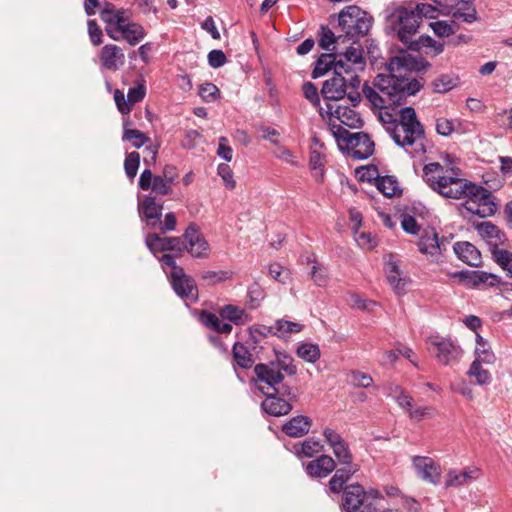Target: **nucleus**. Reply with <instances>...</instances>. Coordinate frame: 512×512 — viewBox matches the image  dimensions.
<instances>
[{
  "label": "nucleus",
  "mask_w": 512,
  "mask_h": 512,
  "mask_svg": "<svg viewBox=\"0 0 512 512\" xmlns=\"http://www.w3.org/2000/svg\"><path fill=\"white\" fill-rule=\"evenodd\" d=\"M332 451L339 464H349L350 461H353L352 453L346 441L332 448Z\"/></svg>",
  "instance_id": "nucleus-46"
},
{
  "label": "nucleus",
  "mask_w": 512,
  "mask_h": 512,
  "mask_svg": "<svg viewBox=\"0 0 512 512\" xmlns=\"http://www.w3.org/2000/svg\"><path fill=\"white\" fill-rule=\"evenodd\" d=\"M323 445L320 440L310 437L302 443H297L293 446V451L298 458H311L320 451H322Z\"/></svg>",
  "instance_id": "nucleus-28"
},
{
  "label": "nucleus",
  "mask_w": 512,
  "mask_h": 512,
  "mask_svg": "<svg viewBox=\"0 0 512 512\" xmlns=\"http://www.w3.org/2000/svg\"><path fill=\"white\" fill-rule=\"evenodd\" d=\"M372 23L373 17L356 5L345 7L338 15V25L349 39L367 35Z\"/></svg>",
  "instance_id": "nucleus-8"
},
{
  "label": "nucleus",
  "mask_w": 512,
  "mask_h": 512,
  "mask_svg": "<svg viewBox=\"0 0 512 512\" xmlns=\"http://www.w3.org/2000/svg\"><path fill=\"white\" fill-rule=\"evenodd\" d=\"M476 359L479 363L492 364L495 360V355L491 351L485 339L478 333H476V347H475Z\"/></svg>",
  "instance_id": "nucleus-35"
},
{
  "label": "nucleus",
  "mask_w": 512,
  "mask_h": 512,
  "mask_svg": "<svg viewBox=\"0 0 512 512\" xmlns=\"http://www.w3.org/2000/svg\"><path fill=\"white\" fill-rule=\"evenodd\" d=\"M377 189L386 197L392 198L401 193L398 181L393 176H383L377 179Z\"/></svg>",
  "instance_id": "nucleus-36"
},
{
  "label": "nucleus",
  "mask_w": 512,
  "mask_h": 512,
  "mask_svg": "<svg viewBox=\"0 0 512 512\" xmlns=\"http://www.w3.org/2000/svg\"><path fill=\"white\" fill-rule=\"evenodd\" d=\"M431 345L436 349L437 360L445 365L452 366L457 364L463 356V350L450 339H434Z\"/></svg>",
  "instance_id": "nucleus-12"
},
{
  "label": "nucleus",
  "mask_w": 512,
  "mask_h": 512,
  "mask_svg": "<svg viewBox=\"0 0 512 512\" xmlns=\"http://www.w3.org/2000/svg\"><path fill=\"white\" fill-rule=\"evenodd\" d=\"M414 467L423 480L433 484H438L440 481V466L436 464L431 458L416 456L413 458Z\"/></svg>",
  "instance_id": "nucleus-17"
},
{
  "label": "nucleus",
  "mask_w": 512,
  "mask_h": 512,
  "mask_svg": "<svg viewBox=\"0 0 512 512\" xmlns=\"http://www.w3.org/2000/svg\"><path fill=\"white\" fill-rule=\"evenodd\" d=\"M458 168H447L438 162L423 167V180L435 192L445 198L466 199L464 207L482 218L496 212V204L490 191L460 177Z\"/></svg>",
  "instance_id": "nucleus-2"
},
{
  "label": "nucleus",
  "mask_w": 512,
  "mask_h": 512,
  "mask_svg": "<svg viewBox=\"0 0 512 512\" xmlns=\"http://www.w3.org/2000/svg\"><path fill=\"white\" fill-rule=\"evenodd\" d=\"M201 278L206 281L207 284L214 285L228 279L229 273L227 271H204L201 274Z\"/></svg>",
  "instance_id": "nucleus-51"
},
{
  "label": "nucleus",
  "mask_w": 512,
  "mask_h": 512,
  "mask_svg": "<svg viewBox=\"0 0 512 512\" xmlns=\"http://www.w3.org/2000/svg\"><path fill=\"white\" fill-rule=\"evenodd\" d=\"M329 480V488L333 493H340L345 487L344 484L359 471L360 466L353 461L349 464H341Z\"/></svg>",
  "instance_id": "nucleus-22"
},
{
  "label": "nucleus",
  "mask_w": 512,
  "mask_h": 512,
  "mask_svg": "<svg viewBox=\"0 0 512 512\" xmlns=\"http://www.w3.org/2000/svg\"><path fill=\"white\" fill-rule=\"evenodd\" d=\"M336 468L334 459L329 455H321L306 465V473L310 477L324 478Z\"/></svg>",
  "instance_id": "nucleus-24"
},
{
  "label": "nucleus",
  "mask_w": 512,
  "mask_h": 512,
  "mask_svg": "<svg viewBox=\"0 0 512 512\" xmlns=\"http://www.w3.org/2000/svg\"><path fill=\"white\" fill-rule=\"evenodd\" d=\"M140 164V154L138 152H130L124 161V169L127 177L133 179L138 171Z\"/></svg>",
  "instance_id": "nucleus-44"
},
{
  "label": "nucleus",
  "mask_w": 512,
  "mask_h": 512,
  "mask_svg": "<svg viewBox=\"0 0 512 512\" xmlns=\"http://www.w3.org/2000/svg\"><path fill=\"white\" fill-rule=\"evenodd\" d=\"M145 243L153 254L172 251L176 255H181L184 251V245L179 237H160L156 233H151L146 236Z\"/></svg>",
  "instance_id": "nucleus-14"
},
{
  "label": "nucleus",
  "mask_w": 512,
  "mask_h": 512,
  "mask_svg": "<svg viewBox=\"0 0 512 512\" xmlns=\"http://www.w3.org/2000/svg\"><path fill=\"white\" fill-rule=\"evenodd\" d=\"M453 278H460L461 280H468L473 285H478L480 283H485L489 277H493V275H488L487 273L480 271H457L450 274Z\"/></svg>",
  "instance_id": "nucleus-40"
},
{
  "label": "nucleus",
  "mask_w": 512,
  "mask_h": 512,
  "mask_svg": "<svg viewBox=\"0 0 512 512\" xmlns=\"http://www.w3.org/2000/svg\"><path fill=\"white\" fill-rule=\"evenodd\" d=\"M480 474V469L475 466H469L463 471L449 470L445 479V487H460L469 484L478 479Z\"/></svg>",
  "instance_id": "nucleus-19"
},
{
  "label": "nucleus",
  "mask_w": 512,
  "mask_h": 512,
  "mask_svg": "<svg viewBox=\"0 0 512 512\" xmlns=\"http://www.w3.org/2000/svg\"><path fill=\"white\" fill-rule=\"evenodd\" d=\"M432 86L437 93H446L455 86V81L449 75H440L433 82Z\"/></svg>",
  "instance_id": "nucleus-47"
},
{
  "label": "nucleus",
  "mask_w": 512,
  "mask_h": 512,
  "mask_svg": "<svg viewBox=\"0 0 512 512\" xmlns=\"http://www.w3.org/2000/svg\"><path fill=\"white\" fill-rule=\"evenodd\" d=\"M175 256H177L176 253L175 254L166 253V254H163L161 256V258L159 259L163 266L170 267V269H171L170 277L172 275H177V274L181 273L182 271H184L182 267H180L176 264Z\"/></svg>",
  "instance_id": "nucleus-57"
},
{
  "label": "nucleus",
  "mask_w": 512,
  "mask_h": 512,
  "mask_svg": "<svg viewBox=\"0 0 512 512\" xmlns=\"http://www.w3.org/2000/svg\"><path fill=\"white\" fill-rule=\"evenodd\" d=\"M424 66L423 61L403 53L390 58L387 64L388 74H378L372 87L363 85V94L371 106L384 110L380 112V120L388 124V127H393L397 119L386 110L401 104L422 89L423 82L412 77L411 72Z\"/></svg>",
  "instance_id": "nucleus-1"
},
{
  "label": "nucleus",
  "mask_w": 512,
  "mask_h": 512,
  "mask_svg": "<svg viewBox=\"0 0 512 512\" xmlns=\"http://www.w3.org/2000/svg\"><path fill=\"white\" fill-rule=\"evenodd\" d=\"M199 95L205 102H212L219 95V89L215 84L207 82L200 86Z\"/></svg>",
  "instance_id": "nucleus-49"
},
{
  "label": "nucleus",
  "mask_w": 512,
  "mask_h": 512,
  "mask_svg": "<svg viewBox=\"0 0 512 512\" xmlns=\"http://www.w3.org/2000/svg\"><path fill=\"white\" fill-rule=\"evenodd\" d=\"M303 94L307 100H309L314 106L320 104L318 89L312 82H306L302 87Z\"/></svg>",
  "instance_id": "nucleus-56"
},
{
  "label": "nucleus",
  "mask_w": 512,
  "mask_h": 512,
  "mask_svg": "<svg viewBox=\"0 0 512 512\" xmlns=\"http://www.w3.org/2000/svg\"><path fill=\"white\" fill-rule=\"evenodd\" d=\"M323 435L325 437L327 444L331 448H334L345 441L338 432L328 427L324 429Z\"/></svg>",
  "instance_id": "nucleus-64"
},
{
  "label": "nucleus",
  "mask_w": 512,
  "mask_h": 512,
  "mask_svg": "<svg viewBox=\"0 0 512 512\" xmlns=\"http://www.w3.org/2000/svg\"><path fill=\"white\" fill-rule=\"evenodd\" d=\"M447 241L440 240L438 234L433 228L422 230L418 241V249L421 253L436 255L446 250Z\"/></svg>",
  "instance_id": "nucleus-16"
},
{
  "label": "nucleus",
  "mask_w": 512,
  "mask_h": 512,
  "mask_svg": "<svg viewBox=\"0 0 512 512\" xmlns=\"http://www.w3.org/2000/svg\"><path fill=\"white\" fill-rule=\"evenodd\" d=\"M357 174L361 181H375V184L377 183V179L381 178L378 174V169L375 166L361 168L357 170Z\"/></svg>",
  "instance_id": "nucleus-62"
},
{
  "label": "nucleus",
  "mask_w": 512,
  "mask_h": 512,
  "mask_svg": "<svg viewBox=\"0 0 512 512\" xmlns=\"http://www.w3.org/2000/svg\"><path fill=\"white\" fill-rule=\"evenodd\" d=\"M218 175L222 178L224 185L228 189H234L236 182L233 179V172L228 164L221 163L217 168Z\"/></svg>",
  "instance_id": "nucleus-48"
},
{
  "label": "nucleus",
  "mask_w": 512,
  "mask_h": 512,
  "mask_svg": "<svg viewBox=\"0 0 512 512\" xmlns=\"http://www.w3.org/2000/svg\"><path fill=\"white\" fill-rule=\"evenodd\" d=\"M413 12H416L420 17V23L423 18H434L436 14V8L431 4L420 3L415 6V8H411Z\"/></svg>",
  "instance_id": "nucleus-61"
},
{
  "label": "nucleus",
  "mask_w": 512,
  "mask_h": 512,
  "mask_svg": "<svg viewBox=\"0 0 512 512\" xmlns=\"http://www.w3.org/2000/svg\"><path fill=\"white\" fill-rule=\"evenodd\" d=\"M477 230L481 237L487 239L493 246L497 248L498 242H502L504 234L498 229L496 225L491 222H482L477 225Z\"/></svg>",
  "instance_id": "nucleus-33"
},
{
  "label": "nucleus",
  "mask_w": 512,
  "mask_h": 512,
  "mask_svg": "<svg viewBox=\"0 0 512 512\" xmlns=\"http://www.w3.org/2000/svg\"><path fill=\"white\" fill-rule=\"evenodd\" d=\"M405 45L407 49L412 51H419L422 47L433 48L435 54H440L443 51V44L436 42L430 36L426 35H421L416 40L410 38Z\"/></svg>",
  "instance_id": "nucleus-34"
},
{
  "label": "nucleus",
  "mask_w": 512,
  "mask_h": 512,
  "mask_svg": "<svg viewBox=\"0 0 512 512\" xmlns=\"http://www.w3.org/2000/svg\"><path fill=\"white\" fill-rule=\"evenodd\" d=\"M145 94V87L139 84L136 87H132L128 90L127 99L132 106L133 104L142 101L145 97Z\"/></svg>",
  "instance_id": "nucleus-63"
},
{
  "label": "nucleus",
  "mask_w": 512,
  "mask_h": 512,
  "mask_svg": "<svg viewBox=\"0 0 512 512\" xmlns=\"http://www.w3.org/2000/svg\"><path fill=\"white\" fill-rule=\"evenodd\" d=\"M468 374L472 377H475L477 383L480 385L488 383L491 378L490 373L481 367V363H479V361L472 362Z\"/></svg>",
  "instance_id": "nucleus-45"
},
{
  "label": "nucleus",
  "mask_w": 512,
  "mask_h": 512,
  "mask_svg": "<svg viewBox=\"0 0 512 512\" xmlns=\"http://www.w3.org/2000/svg\"><path fill=\"white\" fill-rule=\"evenodd\" d=\"M329 113L339 120V122L348 128H360L363 121L358 112L348 106L338 105L335 109L328 105Z\"/></svg>",
  "instance_id": "nucleus-25"
},
{
  "label": "nucleus",
  "mask_w": 512,
  "mask_h": 512,
  "mask_svg": "<svg viewBox=\"0 0 512 512\" xmlns=\"http://www.w3.org/2000/svg\"><path fill=\"white\" fill-rule=\"evenodd\" d=\"M114 101H115L117 109L119 110L120 113H122V114L130 113L132 106L129 103L128 99H125V95L121 90H119V89L115 90Z\"/></svg>",
  "instance_id": "nucleus-59"
},
{
  "label": "nucleus",
  "mask_w": 512,
  "mask_h": 512,
  "mask_svg": "<svg viewBox=\"0 0 512 512\" xmlns=\"http://www.w3.org/2000/svg\"><path fill=\"white\" fill-rule=\"evenodd\" d=\"M351 383L357 387L368 388L372 385L373 379L369 374L353 371L351 373Z\"/></svg>",
  "instance_id": "nucleus-54"
},
{
  "label": "nucleus",
  "mask_w": 512,
  "mask_h": 512,
  "mask_svg": "<svg viewBox=\"0 0 512 512\" xmlns=\"http://www.w3.org/2000/svg\"><path fill=\"white\" fill-rule=\"evenodd\" d=\"M163 206L157 203L153 196H145L138 204L140 218L150 228H157L161 224Z\"/></svg>",
  "instance_id": "nucleus-15"
},
{
  "label": "nucleus",
  "mask_w": 512,
  "mask_h": 512,
  "mask_svg": "<svg viewBox=\"0 0 512 512\" xmlns=\"http://www.w3.org/2000/svg\"><path fill=\"white\" fill-rule=\"evenodd\" d=\"M303 328V325L297 322L288 320H277L274 326L264 327L269 333L274 334L280 338L287 337L292 333H299Z\"/></svg>",
  "instance_id": "nucleus-30"
},
{
  "label": "nucleus",
  "mask_w": 512,
  "mask_h": 512,
  "mask_svg": "<svg viewBox=\"0 0 512 512\" xmlns=\"http://www.w3.org/2000/svg\"><path fill=\"white\" fill-rule=\"evenodd\" d=\"M389 27L397 32L399 40L406 44L417 33L420 25V17L411 8L396 7L387 16Z\"/></svg>",
  "instance_id": "nucleus-10"
},
{
  "label": "nucleus",
  "mask_w": 512,
  "mask_h": 512,
  "mask_svg": "<svg viewBox=\"0 0 512 512\" xmlns=\"http://www.w3.org/2000/svg\"><path fill=\"white\" fill-rule=\"evenodd\" d=\"M175 293L182 299H197V287L194 280L185 274L184 271L170 277Z\"/></svg>",
  "instance_id": "nucleus-18"
},
{
  "label": "nucleus",
  "mask_w": 512,
  "mask_h": 512,
  "mask_svg": "<svg viewBox=\"0 0 512 512\" xmlns=\"http://www.w3.org/2000/svg\"><path fill=\"white\" fill-rule=\"evenodd\" d=\"M435 4L463 22L472 23L477 19V12L472 0H435Z\"/></svg>",
  "instance_id": "nucleus-11"
},
{
  "label": "nucleus",
  "mask_w": 512,
  "mask_h": 512,
  "mask_svg": "<svg viewBox=\"0 0 512 512\" xmlns=\"http://www.w3.org/2000/svg\"><path fill=\"white\" fill-rule=\"evenodd\" d=\"M102 66L110 71H116L125 62V55L120 47L114 44L105 45L100 52Z\"/></svg>",
  "instance_id": "nucleus-20"
},
{
  "label": "nucleus",
  "mask_w": 512,
  "mask_h": 512,
  "mask_svg": "<svg viewBox=\"0 0 512 512\" xmlns=\"http://www.w3.org/2000/svg\"><path fill=\"white\" fill-rule=\"evenodd\" d=\"M492 254L496 263L512 278V252L495 248Z\"/></svg>",
  "instance_id": "nucleus-38"
},
{
  "label": "nucleus",
  "mask_w": 512,
  "mask_h": 512,
  "mask_svg": "<svg viewBox=\"0 0 512 512\" xmlns=\"http://www.w3.org/2000/svg\"><path fill=\"white\" fill-rule=\"evenodd\" d=\"M88 33L93 45L98 46L102 43V30L95 20H89Z\"/></svg>",
  "instance_id": "nucleus-58"
},
{
  "label": "nucleus",
  "mask_w": 512,
  "mask_h": 512,
  "mask_svg": "<svg viewBox=\"0 0 512 512\" xmlns=\"http://www.w3.org/2000/svg\"><path fill=\"white\" fill-rule=\"evenodd\" d=\"M385 272L387 280L395 293L398 295L405 294L408 280L401 277L399 264L392 255H389L388 260L385 262Z\"/></svg>",
  "instance_id": "nucleus-21"
},
{
  "label": "nucleus",
  "mask_w": 512,
  "mask_h": 512,
  "mask_svg": "<svg viewBox=\"0 0 512 512\" xmlns=\"http://www.w3.org/2000/svg\"><path fill=\"white\" fill-rule=\"evenodd\" d=\"M311 278L318 286H325L327 283V273L325 268L321 267L315 260L312 261Z\"/></svg>",
  "instance_id": "nucleus-52"
},
{
  "label": "nucleus",
  "mask_w": 512,
  "mask_h": 512,
  "mask_svg": "<svg viewBox=\"0 0 512 512\" xmlns=\"http://www.w3.org/2000/svg\"><path fill=\"white\" fill-rule=\"evenodd\" d=\"M183 238L187 242L184 249L187 250L192 257L206 258L209 255V244L199 231L198 227L191 223L183 234Z\"/></svg>",
  "instance_id": "nucleus-13"
},
{
  "label": "nucleus",
  "mask_w": 512,
  "mask_h": 512,
  "mask_svg": "<svg viewBox=\"0 0 512 512\" xmlns=\"http://www.w3.org/2000/svg\"><path fill=\"white\" fill-rule=\"evenodd\" d=\"M386 130L395 144L411 156L416 157L426 152L425 129L413 107L401 108L398 112L397 122L393 127H387Z\"/></svg>",
  "instance_id": "nucleus-4"
},
{
  "label": "nucleus",
  "mask_w": 512,
  "mask_h": 512,
  "mask_svg": "<svg viewBox=\"0 0 512 512\" xmlns=\"http://www.w3.org/2000/svg\"><path fill=\"white\" fill-rule=\"evenodd\" d=\"M171 185L172 184L166 181L162 176L156 175L155 178H153V183L150 189L156 194L168 195L172 192Z\"/></svg>",
  "instance_id": "nucleus-50"
},
{
  "label": "nucleus",
  "mask_w": 512,
  "mask_h": 512,
  "mask_svg": "<svg viewBox=\"0 0 512 512\" xmlns=\"http://www.w3.org/2000/svg\"><path fill=\"white\" fill-rule=\"evenodd\" d=\"M453 250L457 257L464 263L478 267L481 264V253L480 251L470 242H456L453 245Z\"/></svg>",
  "instance_id": "nucleus-26"
},
{
  "label": "nucleus",
  "mask_w": 512,
  "mask_h": 512,
  "mask_svg": "<svg viewBox=\"0 0 512 512\" xmlns=\"http://www.w3.org/2000/svg\"><path fill=\"white\" fill-rule=\"evenodd\" d=\"M118 30L122 39H125L130 45L138 44L145 37L144 28L140 24L129 22L127 18Z\"/></svg>",
  "instance_id": "nucleus-27"
},
{
  "label": "nucleus",
  "mask_w": 512,
  "mask_h": 512,
  "mask_svg": "<svg viewBox=\"0 0 512 512\" xmlns=\"http://www.w3.org/2000/svg\"><path fill=\"white\" fill-rule=\"evenodd\" d=\"M351 69V73L337 72L323 83L321 94L325 99L340 100L347 96L353 106L360 102L361 95L358 89L361 81L357 73L364 69H358L355 65H352Z\"/></svg>",
  "instance_id": "nucleus-6"
},
{
  "label": "nucleus",
  "mask_w": 512,
  "mask_h": 512,
  "mask_svg": "<svg viewBox=\"0 0 512 512\" xmlns=\"http://www.w3.org/2000/svg\"><path fill=\"white\" fill-rule=\"evenodd\" d=\"M100 17L107 26H116V29L122 27V23L126 19L123 10H101Z\"/></svg>",
  "instance_id": "nucleus-39"
},
{
  "label": "nucleus",
  "mask_w": 512,
  "mask_h": 512,
  "mask_svg": "<svg viewBox=\"0 0 512 512\" xmlns=\"http://www.w3.org/2000/svg\"><path fill=\"white\" fill-rule=\"evenodd\" d=\"M461 122L458 119H448L445 117H438L435 120L436 132L444 137L451 136L454 132L459 131Z\"/></svg>",
  "instance_id": "nucleus-37"
},
{
  "label": "nucleus",
  "mask_w": 512,
  "mask_h": 512,
  "mask_svg": "<svg viewBox=\"0 0 512 512\" xmlns=\"http://www.w3.org/2000/svg\"><path fill=\"white\" fill-rule=\"evenodd\" d=\"M201 321L206 327L218 333L229 334L232 331L231 324L221 321L216 314L211 312H202Z\"/></svg>",
  "instance_id": "nucleus-31"
},
{
  "label": "nucleus",
  "mask_w": 512,
  "mask_h": 512,
  "mask_svg": "<svg viewBox=\"0 0 512 512\" xmlns=\"http://www.w3.org/2000/svg\"><path fill=\"white\" fill-rule=\"evenodd\" d=\"M227 62V57L222 50L214 49L208 54V63L212 68L222 67Z\"/></svg>",
  "instance_id": "nucleus-60"
},
{
  "label": "nucleus",
  "mask_w": 512,
  "mask_h": 512,
  "mask_svg": "<svg viewBox=\"0 0 512 512\" xmlns=\"http://www.w3.org/2000/svg\"><path fill=\"white\" fill-rule=\"evenodd\" d=\"M219 314L222 318L233 322L235 325H243L250 321L249 315L243 308L231 304L221 307Z\"/></svg>",
  "instance_id": "nucleus-29"
},
{
  "label": "nucleus",
  "mask_w": 512,
  "mask_h": 512,
  "mask_svg": "<svg viewBox=\"0 0 512 512\" xmlns=\"http://www.w3.org/2000/svg\"><path fill=\"white\" fill-rule=\"evenodd\" d=\"M352 65L358 69L365 68V59L360 45L351 46L344 53L321 54L312 71V77L314 79L322 77L330 70H333L334 74L337 72L351 73Z\"/></svg>",
  "instance_id": "nucleus-5"
},
{
  "label": "nucleus",
  "mask_w": 512,
  "mask_h": 512,
  "mask_svg": "<svg viewBox=\"0 0 512 512\" xmlns=\"http://www.w3.org/2000/svg\"><path fill=\"white\" fill-rule=\"evenodd\" d=\"M312 427V420L305 415H297L289 419L282 426V431L289 437L300 438L309 433Z\"/></svg>",
  "instance_id": "nucleus-23"
},
{
  "label": "nucleus",
  "mask_w": 512,
  "mask_h": 512,
  "mask_svg": "<svg viewBox=\"0 0 512 512\" xmlns=\"http://www.w3.org/2000/svg\"><path fill=\"white\" fill-rule=\"evenodd\" d=\"M330 126L337 141L345 144L348 154L353 159L364 160L373 154L374 142L367 133H351L335 123H330Z\"/></svg>",
  "instance_id": "nucleus-9"
},
{
  "label": "nucleus",
  "mask_w": 512,
  "mask_h": 512,
  "mask_svg": "<svg viewBox=\"0 0 512 512\" xmlns=\"http://www.w3.org/2000/svg\"><path fill=\"white\" fill-rule=\"evenodd\" d=\"M297 355L307 362L315 363L320 357V349L318 345L305 343L298 347Z\"/></svg>",
  "instance_id": "nucleus-42"
},
{
  "label": "nucleus",
  "mask_w": 512,
  "mask_h": 512,
  "mask_svg": "<svg viewBox=\"0 0 512 512\" xmlns=\"http://www.w3.org/2000/svg\"><path fill=\"white\" fill-rule=\"evenodd\" d=\"M122 139L131 142L135 148L142 147L150 140L142 131L126 127H124Z\"/></svg>",
  "instance_id": "nucleus-41"
},
{
  "label": "nucleus",
  "mask_w": 512,
  "mask_h": 512,
  "mask_svg": "<svg viewBox=\"0 0 512 512\" xmlns=\"http://www.w3.org/2000/svg\"><path fill=\"white\" fill-rule=\"evenodd\" d=\"M380 493L376 489L366 491L360 484H350L343 489V512H376Z\"/></svg>",
  "instance_id": "nucleus-7"
},
{
  "label": "nucleus",
  "mask_w": 512,
  "mask_h": 512,
  "mask_svg": "<svg viewBox=\"0 0 512 512\" xmlns=\"http://www.w3.org/2000/svg\"><path fill=\"white\" fill-rule=\"evenodd\" d=\"M433 32L439 37H448L454 33V26L446 21H437L430 24Z\"/></svg>",
  "instance_id": "nucleus-53"
},
{
  "label": "nucleus",
  "mask_w": 512,
  "mask_h": 512,
  "mask_svg": "<svg viewBox=\"0 0 512 512\" xmlns=\"http://www.w3.org/2000/svg\"><path fill=\"white\" fill-rule=\"evenodd\" d=\"M254 372L260 382H264L267 388L258 386V389L266 396L262 402V409L269 415L279 417L287 415L292 409V402L299 398L297 387L284 383V375L293 376L297 372L293 359L288 356L278 358L276 362L269 364H257Z\"/></svg>",
  "instance_id": "nucleus-3"
},
{
  "label": "nucleus",
  "mask_w": 512,
  "mask_h": 512,
  "mask_svg": "<svg viewBox=\"0 0 512 512\" xmlns=\"http://www.w3.org/2000/svg\"><path fill=\"white\" fill-rule=\"evenodd\" d=\"M232 354L234 361L240 368L249 369L253 366L254 360L252 355L244 344L236 342L233 345Z\"/></svg>",
  "instance_id": "nucleus-32"
},
{
  "label": "nucleus",
  "mask_w": 512,
  "mask_h": 512,
  "mask_svg": "<svg viewBox=\"0 0 512 512\" xmlns=\"http://www.w3.org/2000/svg\"><path fill=\"white\" fill-rule=\"evenodd\" d=\"M319 36V45L325 50H329L331 45L342 39V35L336 37L334 32L327 26H321Z\"/></svg>",
  "instance_id": "nucleus-43"
},
{
  "label": "nucleus",
  "mask_w": 512,
  "mask_h": 512,
  "mask_svg": "<svg viewBox=\"0 0 512 512\" xmlns=\"http://www.w3.org/2000/svg\"><path fill=\"white\" fill-rule=\"evenodd\" d=\"M408 413L412 420L421 421L425 418H431L433 416V408L429 406L414 408L412 406L411 410H409Z\"/></svg>",
  "instance_id": "nucleus-55"
}]
</instances>
